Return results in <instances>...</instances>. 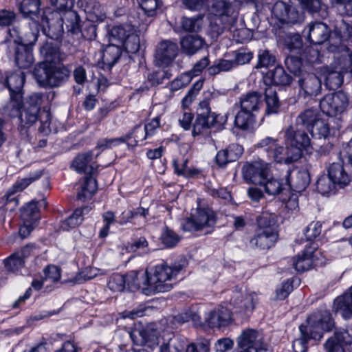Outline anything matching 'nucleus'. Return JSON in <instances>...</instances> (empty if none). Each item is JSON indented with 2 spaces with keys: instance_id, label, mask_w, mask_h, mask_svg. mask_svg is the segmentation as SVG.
<instances>
[{
  "instance_id": "nucleus-46",
  "label": "nucleus",
  "mask_w": 352,
  "mask_h": 352,
  "mask_svg": "<svg viewBox=\"0 0 352 352\" xmlns=\"http://www.w3.org/2000/svg\"><path fill=\"white\" fill-rule=\"evenodd\" d=\"M121 47H124L129 53L131 54H135L139 51L140 47V38L138 34L134 33L133 28Z\"/></svg>"
},
{
  "instance_id": "nucleus-12",
  "label": "nucleus",
  "mask_w": 352,
  "mask_h": 352,
  "mask_svg": "<svg viewBox=\"0 0 352 352\" xmlns=\"http://www.w3.org/2000/svg\"><path fill=\"white\" fill-rule=\"evenodd\" d=\"M347 95L342 91L325 95L320 101L321 111L329 116H336L343 113L349 105Z\"/></svg>"
},
{
  "instance_id": "nucleus-1",
  "label": "nucleus",
  "mask_w": 352,
  "mask_h": 352,
  "mask_svg": "<svg viewBox=\"0 0 352 352\" xmlns=\"http://www.w3.org/2000/svg\"><path fill=\"white\" fill-rule=\"evenodd\" d=\"M285 148L278 144L277 139L266 137L258 143V146L263 148L276 162L287 164L297 162L302 157V151H308L311 146L308 134L292 126L285 131Z\"/></svg>"
},
{
  "instance_id": "nucleus-30",
  "label": "nucleus",
  "mask_w": 352,
  "mask_h": 352,
  "mask_svg": "<svg viewBox=\"0 0 352 352\" xmlns=\"http://www.w3.org/2000/svg\"><path fill=\"white\" fill-rule=\"evenodd\" d=\"M14 61L19 68H29L34 63V56L31 49L23 45L16 47Z\"/></svg>"
},
{
  "instance_id": "nucleus-14",
  "label": "nucleus",
  "mask_w": 352,
  "mask_h": 352,
  "mask_svg": "<svg viewBox=\"0 0 352 352\" xmlns=\"http://www.w3.org/2000/svg\"><path fill=\"white\" fill-rule=\"evenodd\" d=\"M25 80L24 72H7L0 82L9 90L10 100L19 107L23 98V88Z\"/></svg>"
},
{
  "instance_id": "nucleus-18",
  "label": "nucleus",
  "mask_w": 352,
  "mask_h": 352,
  "mask_svg": "<svg viewBox=\"0 0 352 352\" xmlns=\"http://www.w3.org/2000/svg\"><path fill=\"white\" fill-rule=\"evenodd\" d=\"M285 177L287 188L298 192L305 190L311 181L309 171L305 169L287 168Z\"/></svg>"
},
{
  "instance_id": "nucleus-19",
  "label": "nucleus",
  "mask_w": 352,
  "mask_h": 352,
  "mask_svg": "<svg viewBox=\"0 0 352 352\" xmlns=\"http://www.w3.org/2000/svg\"><path fill=\"white\" fill-rule=\"evenodd\" d=\"M298 84L300 87L299 93L304 97L317 96L321 93V80L313 73L301 74L298 77Z\"/></svg>"
},
{
  "instance_id": "nucleus-62",
  "label": "nucleus",
  "mask_w": 352,
  "mask_h": 352,
  "mask_svg": "<svg viewBox=\"0 0 352 352\" xmlns=\"http://www.w3.org/2000/svg\"><path fill=\"white\" fill-rule=\"evenodd\" d=\"M187 352H210V342L205 338H200L187 347Z\"/></svg>"
},
{
  "instance_id": "nucleus-10",
  "label": "nucleus",
  "mask_w": 352,
  "mask_h": 352,
  "mask_svg": "<svg viewBox=\"0 0 352 352\" xmlns=\"http://www.w3.org/2000/svg\"><path fill=\"white\" fill-rule=\"evenodd\" d=\"M237 352H272L268 345L263 342V335L258 331L247 329L237 338Z\"/></svg>"
},
{
  "instance_id": "nucleus-61",
  "label": "nucleus",
  "mask_w": 352,
  "mask_h": 352,
  "mask_svg": "<svg viewBox=\"0 0 352 352\" xmlns=\"http://www.w3.org/2000/svg\"><path fill=\"white\" fill-rule=\"evenodd\" d=\"M293 289L292 284L289 280L283 282L276 287L275 291V300H282L285 299Z\"/></svg>"
},
{
  "instance_id": "nucleus-43",
  "label": "nucleus",
  "mask_w": 352,
  "mask_h": 352,
  "mask_svg": "<svg viewBox=\"0 0 352 352\" xmlns=\"http://www.w3.org/2000/svg\"><path fill=\"white\" fill-rule=\"evenodd\" d=\"M38 206L34 201L27 204L22 209L21 217L23 222L36 223L38 220Z\"/></svg>"
},
{
  "instance_id": "nucleus-58",
  "label": "nucleus",
  "mask_w": 352,
  "mask_h": 352,
  "mask_svg": "<svg viewBox=\"0 0 352 352\" xmlns=\"http://www.w3.org/2000/svg\"><path fill=\"white\" fill-rule=\"evenodd\" d=\"M258 58V61L256 65L257 67H267L274 65L276 61L275 56L267 50H260Z\"/></svg>"
},
{
  "instance_id": "nucleus-63",
  "label": "nucleus",
  "mask_w": 352,
  "mask_h": 352,
  "mask_svg": "<svg viewBox=\"0 0 352 352\" xmlns=\"http://www.w3.org/2000/svg\"><path fill=\"white\" fill-rule=\"evenodd\" d=\"M321 230L322 225L319 221L311 222L307 227L305 232V236L306 237V239L307 241H312L315 239L320 234Z\"/></svg>"
},
{
  "instance_id": "nucleus-49",
  "label": "nucleus",
  "mask_w": 352,
  "mask_h": 352,
  "mask_svg": "<svg viewBox=\"0 0 352 352\" xmlns=\"http://www.w3.org/2000/svg\"><path fill=\"white\" fill-rule=\"evenodd\" d=\"M107 286L113 292H121L126 289V280L124 275L113 274L109 278Z\"/></svg>"
},
{
  "instance_id": "nucleus-45",
  "label": "nucleus",
  "mask_w": 352,
  "mask_h": 352,
  "mask_svg": "<svg viewBox=\"0 0 352 352\" xmlns=\"http://www.w3.org/2000/svg\"><path fill=\"white\" fill-rule=\"evenodd\" d=\"M336 185L329 175H322L317 180L316 188L321 195H327L334 190Z\"/></svg>"
},
{
  "instance_id": "nucleus-38",
  "label": "nucleus",
  "mask_w": 352,
  "mask_h": 352,
  "mask_svg": "<svg viewBox=\"0 0 352 352\" xmlns=\"http://www.w3.org/2000/svg\"><path fill=\"white\" fill-rule=\"evenodd\" d=\"M260 186L264 187V190L267 194L273 196L280 194L287 188L286 182L283 183L280 180L274 178L271 176V173L270 176L267 177V179H265Z\"/></svg>"
},
{
  "instance_id": "nucleus-27",
  "label": "nucleus",
  "mask_w": 352,
  "mask_h": 352,
  "mask_svg": "<svg viewBox=\"0 0 352 352\" xmlns=\"http://www.w3.org/2000/svg\"><path fill=\"white\" fill-rule=\"evenodd\" d=\"M320 119L317 109L309 108L300 112L296 119L297 125L305 127L309 132L314 133V125Z\"/></svg>"
},
{
  "instance_id": "nucleus-42",
  "label": "nucleus",
  "mask_w": 352,
  "mask_h": 352,
  "mask_svg": "<svg viewBox=\"0 0 352 352\" xmlns=\"http://www.w3.org/2000/svg\"><path fill=\"white\" fill-rule=\"evenodd\" d=\"M43 175L42 170H36L34 173H31L28 177L25 178L21 179L18 180L12 186V189L10 191V195L13 194L14 192L22 191L25 188H26L32 182L38 180L41 178Z\"/></svg>"
},
{
  "instance_id": "nucleus-15",
  "label": "nucleus",
  "mask_w": 352,
  "mask_h": 352,
  "mask_svg": "<svg viewBox=\"0 0 352 352\" xmlns=\"http://www.w3.org/2000/svg\"><path fill=\"white\" fill-rule=\"evenodd\" d=\"M212 12L219 18L223 28L231 32L236 30L234 25L237 15L232 4L225 0H218L212 6Z\"/></svg>"
},
{
  "instance_id": "nucleus-36",
  "label": "nucleus",
  "mask_w": 352,
  "mask_h": 352,
  "mask_svg": "<svg viewBox=\"0 0 352 352\" xmlns=\"http://www.w3.org/2000/svg\"><path fill=\"white\" fill-rule=\"evenodd\" d=\"M91 210L89 206L76 208L72 214L66 219L62 223L64 230L75 228L79 226L83 221V216Z\"/></svg>"
},
{
  "instance_id": "nucleus-39",
  "label": "nucleus",
  "mask_w": 352,
  "mask_h": 352,
  "mask_svg": "<svg viewBox=\"0 0 352 352\" xmlns=\"http://www.w3.org/2000/svg\"><path fill=\"white\" fill-rule=\"evenodd\" d=\"M131 29L129 25L113 27L109 32V41L121 46Z\"/></svg>"
},
{
  "instance_id": "nucleus-64",
  "label": "nucleus",
  "mask_w": 352,
  "mask_h": 352,
  "mask_svg": "<svg viewBox=\"0 0 352 352\" xmlns=\"http://www.w3.org/2000/svg\"><path fill=\"white\" fill-rule=\"evenodd\" d=\"M171 74L168 70L160 69L148 75V79L153 85L162 84L164 79L170 78Z\"/></svg>"
},
{
  "instance_id": "nucleus-9",
  "label": "nucleus",
  "mask_w": 352,
  "mask_h": 352,
  "mask_svg": "<svg viewBox=\"0 0 352 352\" xmlns=\"http://www.w3.org/2000/svg\"><path fill=\"white\" fill-rule=\"evenodd\" d=\"M227 115H221L211 111L208 100H204L199 102L197 110V116L192 124V135H201L204 131L214 128L222 130L227 122Z\"/></svg>"
},
{
  "instance_id": "nucleus-26",
  "label": "nucleus",
  "mask_w": 352,
  "mask_h": 352,
  "mask_svg": "<svg viewBox=\"0 0 352 352\" xmlns=\"http://www.w3.org/2000/svg\"><path fill=\"white\" fill-rule=\"evenodd\" d=\"M40 53L44 60L41 63L54 64L65 60V54L60 51V49L52 43L46 42L41 48Z\"/></svg>"
},
{
  "instance_id": "nucleus-11",
  "label": "nucleus",
  "mask_w": 352,
  "mask_h": 352,
  "mask_svg": "<svg viewBox=\"0 0 352 352\" xmlns=\"http://www.w3.org/2000/svg\"><path fill=\"white\" fill-rule=\"evenodd\" d=\"M216 222L214 212L208 207H198L191 214V217L187 218L182 223L184 231L195 232L202 230L206 226H212Z\"/></svg>"
},
{
  "instance_id": "nucleus-23",
  "label": "nucleus",
  "mask_w": 352,
  "mask_h": 352,
  "mask_svg": "<svg viewBox=\"0 0 352 352\" xmlns=\"http://www.w3.org/2000/svg\"><path fill=\"white\" fill-rule=\"evenodd\" d=\"M204 44V39L197 34L187 35L180 41L182 52L189 56L197 54L203 48Z\"/></svg>"
},
{
  "instance_id": "nucleus-54",
  "label": "nucleus",
  "mask_w": 352,
  "mask_h": 352,
  "mask_svg": "<svg viewBox=\"0 0 352 352\" xmlns=\"http://www.w3.org/2000/svg\"><path fill=\"white\" fill-rule=\"evenodd\" d=\"M162 243L167 248L175 246L179 241V236L172 230L166 227L161 236Z\"/></svg>"
},
{
  "instance_id": "nucleus-56",
  "label": "nucleus",
  "mask_w": 352,
  "mask_h": 352,
  "mask_svg": "<svg viewBox=\"0 0 352 352\" xmlns=\"http://www.w3.org/2000/svg\"><path fill=\"white\" fill-rule=\"evenodd\" d=\"M285 65L287 69L294 75L301 74L302 60L298 56H288L285 60Z\"/></svg>"
},
{
  "instance_id": "nucleus-32",
  "label": "nucleus",
  "mask_w": 352,
  "mask_h": 352,
  "mask_svg": "<svg viewBox=\"0 0 352 352\" xmlns=\"http://www.w3.org/2000/svg\"><path fill=\"white\" fill-rule=\"evenodd\" d=\"M130 337L136 345H144L155 342L157 335L155 331L144 328L135 329L130 333Z\"/></svg>"
},
{
  "instance_id": "nucleus-17",
  "label": "nucleus",
  "mask_w": 352,
  "mask_h": 352,
  "mask_svg": "<svg viewBox=\"0 0 352 352\" xmlns=\"http://www.w3.org/2000/svg\"><path fill=\"white\" fill-rule=\"evenodd\" d=\"M233 322L232 311L226 307L219 306L212 310L206 317L204 323L210 328L221 329Z\"/></svg>"
},
{
  "instance_id": "nucleus-16",
  "label": "nucleus",
  "mask_w": 352,
  "mask_h": 352,
  "mask_svg": "<svg viewBox=\"0 0 352 352\" xmlns=\"http://www.w3.org/2000/svg\"><path fill=\"white\" fill-rule=\"evenodd\" d=\"M179 52L178 45L169 40L160 42L155 50V60L160 67L170 66Z\"/></svg>"
},
{
  "instance_id": "nucleus-7",
  "label": "nucleus",
  "mask_w": 352,
  "mask_h": 352,
  "mask_svg": "<svg viewBox=\"0 0 352 352\" xmlns=\"http://www.w3.org/2000/svg\"><path fill=\"white\" fill-rule=\"evenodd\" d=\"M93 152L88 151L78 154L72 161V167L78 173L90 175L85 179L81 190L77 194L78 200L85 201L91 198L97 190V182L91 175L96 170L97 165L92 163Z\"/></svg>"
},
{
  "instance_id": "nucleus-3",
  "label": "nucleus",
  "mask_w": 352,
  "mask_h": 352,
  "mask_svg": "<svg viewBox=\"0 0 352 352\" xmlns=\"http://www.w3.org/2000/svg\"><path fill=\"white\" fill-rule=\"evenodd\" d=\"M184 267L183 264L175 263L170 267L164 263L156 265L152 272L141 273L144 294L151 295L157 292H169L173 285V278Z\"/></svg>"
},
{
  "instance_id": "nucleus-44",
  "label": "nucleus",
  "mask_w": 352,
  "mask_h": 352,
  "mask_svg": "<svg viewBox=\"0 0 352 352\" xmlns=\"http://www.w3.org/2000/svg\"><path fill=\"white\" fill-rule=\"evenodd\" d=\"M133 132H129L124 136L116 138H103L99 140L97 143L96 148L101 149L102 151L109 149L118 145L122 143L126 142L127 140H130L132 137Z\"/></svg>"
},
{
  "instance_id": "nucleus-60",
  "label": "nucleus",
  "mask_w": 352,
  "mask_h": 352,
  "mask_svg": "<svg viewBox=\"0 0 352 352\" xmlns=\"http://www.w3.org/2000/svg\"><path fill=\"white\" fill-rule=\"evenodd\" d=\"M43 272V281L49 280L52 283H55L60 278V269L55 265H48L44 269Z\"/></svg>"
},
{
  "instance_id": "nucleus-25",
  "label": "nucleus",
  "mask_w": 352,
  "mask_h": 352,
  "mask_svg": "<svg viewBox=\"0 0 352 352\" xmlns=\"http://www.w3.org/2000/svg\"><path fill=\"white\" fill-rule=\"evenodd\" d=\"M257 115L256 113L240 109L235 116L234 125L242 131H252L256 126Z\"/></svg>"
},
{
  "instance_id": "nucleus-22",
  "label": "nucleus",
  "mask_w": 352,
  "mask_h": 352,
  "mask_svg": "<svg viewBox=\"0 0 352 352\" xmlns=\"http://www.w3.org/2000/svg\"><path fill=\"white\" fill-rule=\"evenodd\" d=\"M292 80V76L280 66L269 70L263 78L264 82L267 85L287 86L290 85Z\"/></svg>"
},
{
  "instance_id": "nucleus-51",
  "label": "nucleus",
  "mask_w": 352,
  "mask_h": 352,
  "mask_svg": "<svg viewBox=\"0 0 352 352\" xmlns=\"http://www.w3.org/2000/svg\"><path fill=\"white\" fill-rule=\"evenodd\" d=\"M188 160H184L181 164L177 160L173 161V167L175 173L178 175L185 177H189L198 174L199 171L196 169H192L188 167Z\"/></svg>"
},
{
  "instance_id": "nucleus-4",
  "label": "nucleus",
  "mask_w": 352,
  "mask_h": 352,
  "mask_svg": "<svg viewBox=\"0 0 352 352\" xmlns=\"http://www.w3.org/2000/svg\"><path fill=\"white\" fill-rule=\"evenodd\" d=\"M307 322L309 325L300 326V337L293 341L294 352H306L309 340H320L322 338L323 331H331L333 326L331 314L327 311L309 317Z\"/></svg>"
},
{
  "instance_id": "nucleus-34",
  "label": "nucleus",
  "mask_w": 352,
  "mask_h": 352,
  "mask_svg": "<svg viewBox=\"0 0 352 352\" xmlns=\"http://www.w3.org/2000/svg\"><path fill=\"white\" fill-rule=\"evenodd\" d=\"M265 100L266 103V114H277L279 113L280 102L274 89L272 87L265 89Z\"/></svg>"
},
{
  "instance_id": "nucleus-37",
  "label": "nucleus",
  "mask_w": 352,
  "mask_h": 352,
  "mask_svg": "<svg viewBox=\"0 0 352 352\" xmlns=\"http://www.w3.org/2000/svg\"><path fill=\"white\" fill-rule=\"evenodd\" d=\"M122 54V47L118 44L111 43L106 47L102 54V61L110 67L113 66Z\"/></svg>"
},
{
  "instance_id": "nucleus-57",
  "label": "nucleus",
  "mask_w": 352,
  "mask_h": 352,
  "mask_svg": "<svg viewBox=\"0 0 352 352\" xmlns=\"http://www.w3.org/2000/svg\"><path fill=\"white\" fill-rule=\"evenodd\" d=\"M289 6H290L287 4L285 2L277 0L272 8V14L276 19L282 23L284 17L286 16Z\"/></svg>"
},
{
  "instance_id": "nucleus-55",
  "label": "nucleus",
  "mask_w": 352,
  "mask_h": 352,
  "mask_svg": "<svg viewBox=\"0 0 352 352\" xmlns=\"http://www.w3.org/2000/svg\"><path fill=\"white\" fill-rule=\"evenodd\" d=\"M202 87V80H197L193 84L191 89L188 91L185 97L182 99V103L184 107H187L192 103L199 91L201 89Z\"/></svg>"
},
{
  "instance_id": "nucleus-5",
  "label": "nucleus",
  "mask_w": 352,
  "mask_h": 352,
  "mask_svg": "<svg viewBox=\"0 0 352 352\" xmlns=\"http://www.w3.org/2000/svg\"><path fill=\"white\" fill-rule=\"evenodd\" d=\"M256 221L257 226L250 244L252 248L268 250L275 244L278 237L276 215L264 211L257 216Z\"/></svg>"
},
{
  "instance_id": "nucleus-47",
  "label": "nucleus",
  "mask_w": 352,
  "mask_h": 352,
  "mask_svg": "<svg viewBox=\"0 0 352 352\" xmlns=\"http://www.w3.org/2000/svg\"><path fill=\"white\" fill-rule=\"evenodd\" d=\"M302 8L311 14L325 10V6L322 0H298Z\"/></svg>"
},
{
  "instance_id": "nucleus-35",
  "label": "nucleus",
  "mask_w": 352,
  "mask_h": 352,
  "mask_svg": "<svg viewBox=\"0 0 352 352\" xmlns=\"http://www.w3.org/2000/svg\"><path fill=\"white\" fill-rule=\"evenodd\" d=\"M314 254V252L307 249L294 258L293 265L295 270L300 273L309 270L313 265Z\"/></svg>"
},
{
  "instance_id": "nucleus-2",
  "label": "nucleus",
  "mask_w": 352,
  "mask_h": 352,
  "mask_svg": "<svg viewBox=\"0 0 352 352\" xmlns=\"http://www.w3.org/2000/svg\"><path fill=\"white\" fill-rule=\"evenodd\" d=\"M51 17L46 14L43 11L41 16V23H45L47 28H44V32L47 36L52 40H59L64 32V25L67 32L74 34H77L82 32V36L87 39L91 40L96 36V26L89 25V31L90 34H86L85 31L81 30V19L76 11L72 8L66 9L60 12H52Z\"/></svg>"
},
{
  "instance_id": "nucleus-40",
  "label": "nucleus",
  "mask_w": 352,
  "mask_h": 352,
  "mask_svg": "<svg viewBox=\"0 0 352 352\" xmlns=\"http://www.w3.org/2000/svg\"><path fill=\"white\" fill-rule=\"evenodd\" d=\"M39 34L38 23L33 22L28 29L23 30L21 45L29 47L34 45Z\"/></svg>"
},
{
  "instance_id": "nucleus-52",
  "label": "nucleus",
  "mask_w": 352,
  "mask_h": 352,
  "mask_svg": "<svg viewBox=\"0 0 352 352\" xmlns=\"http://www.w3.org/2000/svg\"><path fill=\"white\" fill-rule=\"evenodd\" d=\"M140 272L138 271H131L124 275L126 280V288L131 292H135L141 287V281L139 277Z\"/></svg>"
},
{
  "instance_id": "nucleus-33",
  "label": "nucleus",
  "mask_w": 352,
  "mask_h": 352,
  "mask_svg": "<svg viewBox=\"0 0 352 352\" xmlns=\"http://www.w3.org/2000/svg\"><path fill=\"white\" fill-rule=\"evenodd\" d=\"M41 0H23L19 6L21 12L25 17L38 21Z\"/></svg>"
},
{
  "instance_id": "nucleus-21",
  "label": "nucleus",
  "mask_w": 352,
  "mask_h": 352,
  "mask_svg": "<svg viewBox=\"0 0 352 352\" xmlns=\"http://www.w3.org/2000/svg\"><path fill=\"white\" fill-rule=\"evenodd\" d=\"M352 343V336L345 329H340L335 332L333 337L329 338L324 344L327 352H344V345Z\"/></svg>"
},
{
  "instance_id": "nucleus-6",
  "label": "nucleus",
  "mask_w": 352,
  "mask_h": 352,
  "mask_svg": "<svg viewBox=\"0 0 352 352\" xmlns=\"http://www.w3.org/2000/svg\"><path fill=\"white\" fill-rule=\"evenodd\" d=\"M330 50L335 53L333 58L338 60V65L333 68L326 67L325 85L329 89L334 90L343 83L344 73H352V52L344 45L334 46Z\"/></svg>"
},
{
  "instance_id": "nucleus-50",
  "label": "nucleus",
  "mask_w": 352,
  "mask_h": 352,
  "mask_svg": "<svg viewBox=\"0 0 352 352\" xmlns=\"http://www.w3.org/2000/svg\"><path fill=\"white\" fill-rule=\"evenodd\" d=\"M284 44L290 51L300 50L302 47V41L299 34L288 32L285 34Z\"/></svg>"
},
{
  "instance_id": "nucleus-31",
  "label": "nucleus",
  "mask_w": 352,
  "mask_h": 352,
  "mask_svg": "<svg viewBox=\"0 0 352 352\" xmlns=\"http://www.w3.org/2000/svg\"><path fill=\"white\" fill-rule=\"evenodd\" d=\"M13 106L19 110V118L21 126L23 128L31 126L37 121L38 118H39V111H37L34 107L32 109L24 105L21 107H17L16 103H14ZM19 106H21V104Z\"/></svg>"
},
{
  "instance_id": "nucleus-53",
  "label": "nucleus",
  "mask_w": 352,
  "mask_h": 352,
  "mask_svg": "<svg viewBox=\"0 0 352 352\" xmlns=\"http://www.w3.org/2000/svg\"><path fill=\"white\" fill-rule=\"evenodd\" d=\"M303 20L304 15L302 12H300L296 8L290 6L282 23L296 24L301 23Z\"/></svg>"
},
{
  "instance_id": "nucleus-13",
  "label": "nucleus",
  "mask_w": 352,
  "mask_h": 352,
  "mask_svg": "<svg viewBox=\"0 0 352 352\" xmlns=\"http://www.w3.org/2000/svg\"><path fill=\"white\" fill-rule=\"evenodd\" d=\"M270 168L267 163L259 160L245 163L242 168L244 179L250 184L261 185L270 176Z\"/></svg>"
},
{
  "instance_id": "nucleus-24",
  "label": "nucleus",
  "mask_w": 352,
  "mask_h": 352,
  "mask_svg": "<svg viewBox=\"0 0 352 352\" xmlns=\"http://www.w3.org/2000/svg\"><path fill=\"white\" fill-rule=\"evenodd\" d=\"M263 105V98L261 93L252 91L243 95L240 99L241 109L258 114Z\"/></svg>"
},
{
  "instance_id": "nucleus-48",
  "label": "nucleus",
  "mask_w": 352,
  "mask_h": 352,
  "mask_svg": "<svg viewBox=\"0 0 352 352\" xmlns=\"http://www.w3.org/2000/svg\"><path fill=\"white\" fill-rule=\"evenodd\" d=\"M24 261L16 252L4 260L5 268L7 271L13 273L21 269L24 266Z\"/></svg>"
},
{
  "instance_id": "nucleus-41",
  "label": "nucleus",
  "mask_w": 352,
  "mask_h": 352,
  "mask_svg": "<svg viewBox=\"0 0 352 352\" xmlns=\"http://www.w3.org/2000/svg\"><path fill=\"white\" fill-rule=\"evenodd\" d=\"M182 28L186 32H197L203 26V16L198 14L194 17H183Z\"/></svg>"
},
{
  "instance_id": "nucleus-20",
  "label": "nucleus",
  "mask_w": 352,
  "mask_h": 352,
  "mask_svg": "<svg viewBox=\"0 0 352 352\" xmlns=\"http://www.w3.org/2000/svg\"><path fill=\"white\" fill-rule=\"evenodd\" d=\"M331 30L328 25L322 22L316 21L309 25L307 30L303 31L309 41L314 45H320L327 41Z\"/></svg>"
},
{
  "instance_id": "nucleus-8",
  "label": "nucleus",
  "mask_w": 352,
  "mask_h": 352,
  "mask_svg": "<svg viewBox=\"0 0 352 352\" xmlns=\"http://www.w3.org/2000/svg\"><path fill=\"white\" fill-rule=\"evenodd\" d=\"M70 70L63 65L39 63L34 69L38 84L43 87L54 88L63 85L70 76Z\"/></svg>"
},
{
  "instance_id": "nucleus-59",
  "label": "nucleus",
  "mask_w": 352,
  "mask_h": 352,
  "mask_svg": "<svg viewBox=\"0 0 352 352\" xmlns=\"http://www.w3.org/2000/svg\"><path fill=\"white\" fill-rule=\"evenodd\" d=\"M140 8L148 16L154 15L156 10L161 6L159 0H137Z\"/></svg>"
},
{
  "instance_id": "nucleus-28",
  "label": "nucleus",
  "mask_w": 352,
  "mask_h": 352,
  "mask_svg": "<svg viewBox=\"0 0 352 352\" xmlns=\"http://www.w3.org/2000/svg\"><path fill=\"white\" fill-rule=\"evenodd\" d=\"M344 164L342 162V164L333 162L328 168V175L331 177L334 183L340 186L347 185L351 180L350 176L343 167Z\"/></svg>"
},
{
  "instance_id": "nucleus-29",
  "label": "nucleus",
  "mask_w": 352,
  "mask_h": 352,
  "mask_svg": "<svg viewBox=\"0 0 352 352\" xmlns=\"http://www.w3.org/2000/svg\"><path fill=\"white\" fill-rule=\"evenodd\" d=\"M334 309L345 317L352 315V286L343 295L334 300Z\"/></svg>"
}]
</instances>
